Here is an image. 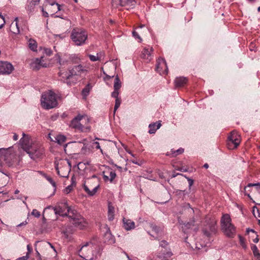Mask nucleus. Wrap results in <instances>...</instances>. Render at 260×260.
<instances>
[{"label":"nucleus","instance_id":"nucleus-1","mask_svg":"<svg viewBox=\"0 0 260 260\" xmlns=\"http://www.w3.org/2000/svg\"><path fill=\"white\" fill-rule=\"evenodd\" d=\"M54 211L56 214H59L62 216H68L70 222L75 228L82 230L87 225L85 219L77 211L71 209L67 202L58 203L54 207Z\"/></svg>","mask_w":260,"mask_h":260},{"label":"nucleus","instance_id":"nucleus-2","mask_svg":"<svg viewBox=\"0 0 260 260\" xmlns=\"http://www.w3.org/2000/svg\"><path fill=\"white\" fill-rule=\"evenodd\" d=\"M87 70L81 64L74 66L68 72L60 70L58 76L60 80L71 86L74 84L80 79L82 75H85Z\"/></svg>","mask_w":260,"mask_h":260},{"label":"nucleus","instance_id":"nucleus-3","mask_svg":"<svg viewBox=\"0 0 260 260\" xmlns=\"http://www.w3.org/2000/svg\"><path fill=\"white\" fill-rule=\"evenodd\" d=\"M23 138L21 139V143L23 148L25 150L29 156L33 159L40 158L44 153V149L39 145L29 146V140L27 136L23 133Z\"/></svg>","mask_w":260,"mask_h":260},{"label":"nucleus","instance_id":"nucleus-4","mask_svg":"<svg viewBox=\"0 0 260 260\" xmlns=\"http://www.w3.org/2000/svg\"><path fill=\"white\" fill-rule=\"evenodd\" d=\"M221 230L229 238H233L236 233V228L232 223V219L228 214H224L221 219Z\"/></svg>","mask_w":260,"mask_h":260},{"label":"nucleus","instance_id":"nucleus-5","mask_svg":"<svg viewBox=\"0 0 260 260\" xmlns=\"http://www.w3.org/2000/svg\"><path fill=\"white\" fill-rule=\"evenodd\" d=\"M41 104L46 109H50L56 107L57 102L55 93L51 90L44 92L42 95Z\"/></svg>","mask_w":260,"mask_h":260},{"label":"nucleus","instance_id":"nucleus-6","mask_svg":"<svg viewBox=\"0 0 260 260\" xmlns=\"http://www.w3.org/2000/svg\"><path fill=\"white\" fill-rule=\"evenodd\" d=\"M87 122L88 118L87 116L79 114L71 121L70 126L81 132H86L89 129V127L85 125Z\"/></svg>","mask_w":260,"mask_h":260},{"label":"nucleus","instance_id":"nucleus-7","mask_svg":"<svg viewBox=\"0 0 260 260\" xmlns=\"http://www.w3.org/2000/svg\"><path fill=\"white\" fill-rule=\"evenodd\" d=\"M99 187V184H98L97 177L95 175L86 180L83 184L85 191L90 196H93L96 192Z\"/></svg>","mask_w":260,"mask_h":260},{"label":"nucleus","instance_id":"nucleus-8","mask_svg":"<svg viewBox=\"0 0 260 260\" xmlns=\"http://www.w3.org/2000/svg\"><path fill=\"white\" fill-rule=\"evenodd\" d=\"M58 174L61 177H68L71 169V164L69 159H60L56 165Z\"/></svg>","mask_w":260,"mask_h":260},{"label":"nucleus","instance_id":"nucleus-9","mask_svg":"<svg viewBox=\"0 0 260 260\" xmlns=\"http://www.w3.org/2000/svg\"><path fill=\"white\" fill-rule=\"evenodd\" d=\"M71 39L77 46L82 45L87 39V32L80 28H75L72 31Z\"/></svg>","mask_w":260,"mask_h":260},{"label":"nucleus","instance_id":"nucleus-10","mask_svg":"<svg viewBox=\"0 0 260 260\" xmlns=\"http://www.w3.org/2000/svg\"><path fill=\"white\" fill-rule=\"evenodd\" d=\"M93 244L92 242H86L79 250V255L86 260H91L93 257Z\"/></svg>","mask_w":260,"mask_h":260},{"label":"nucleus","instance_id":"nucleus-11","mask_svg":"<svg viewBox=\"0 0 260 260\" xmlns=\"http://www.w3.org/2000/svg\"><path fill=\"white\" fill-rule=\"evenodd\" d=\"M240 136L236 131H232L228 137L227 143L228 148L229 149L236 148L240 143Z\"/></svg>","mask_w":260,"mask_h":260},{"label":"nucleus","instance_id":"nucleus-12","mask_svg":"<svg viewBox=\"0 0 260 260\" xmlns=\"http://www.w3.org/2000/svg\"><path fill=\"white\" fill-rule=\"evenodd\" d=\"M202 231L204 236L209 238L212 234L215 233L216 231L215 223L213 221L206 222Z\"/></svg>","mask_w":260,"mask_h":260},{"label":"nucleus","instance_id":"nucleus-13","mask_svg":"<svg viewBox=\"0 0 260 260\" xmlns=\"http://www.w3.org/2000/svg\"><path fill=\"white\" fill-rule=\"evenodd\" d=\"M14 70V66L10 62L6 61H0V75H10Z\"/></svg>","mask_w":260,"mask_h":260},{"label":"nucleus","instance_id":"nucleus-14","mask_svg":"<svg viewBox=\"0 0 260 260\" xmlns=\"http://www.w3.org/2000/svg\"><path fill=\"white\" fill-rule=\"evenodd\" d=\"M103 178L105 182H112L116 176V173L111 168L108 167L103 172Z\"/></svg>","mask_w":260,"mask_h":260},{"label":"nucleus","instance_id":"nucleus-15","mask_svg":"<svg viewBox=\"0 0 260 260\" xmlns=\"http://www.w3.org/2000/svg\"><path fill=\"white\" fill-rule=\"evenodd\" d=\"M43 57H41V58H37L32 59L30 63L31 68L34 70H38L41 67H46V63L43 62Z\"/></svg>","mask_w":260,"mask_h":260},{"label":"nucleus","instance_id":"nucleus-16","mask_svg":"<svg viewBox=\"0 0 260 260\" xmlns=\"http://www.w3.org/2000/svg\"><path fill=\"white\" fill-rule=\"evenodd\" d=\"M156 70L160 74H167L168 67L166 60L164 58H159L157 60Z\"/></svg>","mask_w":260,"mask_h":260},{"label":"nucleus","instance_id":"nucleus-17","mask_svg":"<svg viewBox=\"0 0 260 260\" xmlns=\"http://www.w3.org/2000/svg\"><path fill=\"white\" fill-rule=\"evenodd\" d=\"M172 255L173 253L171 250L169 249L161 250L158 252L156 256L161 260H169Z\"/></svg>","mask_w":260,"mask_h":260},{"label":"nucleus","instance_id":"nucleus-18","mask_svg":"<svg viewBox=\"0 0 260 260\" xmlns=\"http://www.w3.org/2000/svg\"><path fill=\"white\" fill-rule=\"evenodd\" d=\"M152 51L153 48L152 47L144 48L142 52V58L146 59L147 62L150 61L152 59L151 52Z\"/></svg>","mask_w":260,"mask_h":260},{"label":"nucleus","instance_id":"nucleus-19","mask_svg":"<svg viewBox=\"0 0 260 260\" xmlns=\"http://www.w3.org/2000/svg\"><path fill=\"white\" fill-rule=\"evenodd\" d=\"M123 227L126 231H129L135 228V222L129 219L123 218Z\"/></svg>","mask_w":260,"mask_h":260},{"label":"nucleus","instance_id":"nucleus-20","mask_svg":"<svg viewBox=\"0 0 260 260\" xmlns=\"http://www.w3.org/2000/svg\"><path fill=\"white\" fill-rule=\"evenodd\" d=\"M40 0H28V4L26 7V9L28 13L34 11L36 5H38Z\"/></svg>","mask_w":260,"mask_h":260},{"label":"nucleus","instance_id":"nucleus-21","mask_svg":"<svg viewBox=\"0 0 260 260\" xmlns=\"http://www.w3.org/2000/svg\"><path fill=\"white\" fill-rule=\"evenodd\" d=\"M18 17H16L14 19V22H12L10 25V29L11 31L15 34H19L20 32V28L18 26Z\"/></svg>","mask_w":260,"mask_h":260},{"label":"nucleus","instance_id":"nucleus-22","mask_svg":"<svg viewBox=\"0 0 260 260\" xmlns=\"http://www.w3.org/2000/svg\"><path fill=\"white\" fill-rule=\"evenodd\" d=\"M120 4L122 6L127 7V9L133 8L136 5L135 0H120Z\"/></svg>","mask_w":260,"mask_h":260},{"label":"nucleus","instance_id":"nucleus-23","mask_svg":"<svg viewBox=\"0 0 260 260\" xmlns=\"http://www.w3.org/2000/svg\"><path fill=\"white\" fill-rule=\"evenodd\" d=\"M187 82V79L184 77H180L176 78L175 84L176 87H181L185 85Z\"/></svg>","mask_w":260,"mask_h":260},{"label":"nucleus","instance_id":"nucleus-24","mask_svg":"<svg viewBox=\"0 0 260 260\" xmlns=\"http://www.w3.org/2000/svg\"><path fill=\"white\" fill-rule=\"evenodd\" d=\"M161 125V124L160 121H159L156 123H153L150 124L149 125V133L151 134H154L155 133L156 131L160 127Z\"/></svg>","mask_w":260,"mask_h":260},{"label":"nucleus","instance_id":"nucleus-25","mask_svg":"<svg viewBox=\"0 0 260 260\" xmlns=\"http://www.w3.org/2000/svg\"><path fill=\"white\" fill-rule=\"evenodd\" d=\"M48 3L50 4V7L51 8L50 13H52V14H53L54 13H56L60 10V5L57 3H55L54 2H49Z\"/></svg>","mask_w":260,"mask_h":260},{"label":"nucleus","instance_id":"nucleus-26","mask_svg":"<svg viewBox=\"0 0 260 260\" xmlns=\"http://www.w3.org/2000/svg\"><path fill=\"white\" fill-rule=\"evenodd\" d=\"M75 231V229L71 226H67L64 230L63 231V233L64 237L68 239L70 238L71 235H72Z\"/></svg>","mask_w":260,"mask_h":260},{"label":"nucleus","instance_id":"nucleus-27","mask_svg":"<svg viewBox=\"0 0 260 260\" xmlns=\"http://www.w3.org/2000/svg\"><path fill=\"white\" fill-rule=\"evenodd\" d=\"M108 214L109 220L110 221L113 220L114 218V208L110 203L108 205Z\"/></svg>","mask_w":260,"mask_h":260},{"label":"nucleus","instance_id":"nucleus-28","mask_svg":"<svg viewBox=\"0 0 260 260\" xmlns=\"http://www.w3.org/2000/svg\"><path fill=\"white\" fill-rule=\"evenodd\" d=\"M55 140L52 139V141L57 143L59 145L62 144L66 140V137L61 135H59L54 137Z\"/></svg>","mask_w":260,"mask_h":260},{"label":"nucleus","instance_id":"nucleus-29","mask_svg":"<svg viewBox=\"0 0 260 260\" xmlns=\"http://www.w3.org/2000/svg\"><path fill=\"white\" fill-rule=\"evenodd\" d=\"M103 56V54L102 52L96 53V55L91 54L88 55L89 59L92 61L100 60Z\"/></svg>","mask_w":260,"mask_h":260},{"label":"nucleus","instance_id":"nucleus-30","mask_svg":"<svg viewBox=\"0 0 260 260\" xmlns=\"http://www.w3.org/2000/svg\"><path fill=\"white\" fill-rule=\"evenodd\" d=\"M29 48L33 51L37 50V43L36 41L33 39H29L28 41Z\"/></svg>","mask_w":260,"mask_h":260},{"label":"nucleus","instance_id":"nucleus-31","mask_svg":"<svg viewBox=\"0 0 260 260\" xmlns=\"http://www.w3.org/2000/svg\"><path fill=\"white\" fill-rule=\"evenodd\" d=\"M92 86L90 84H88L82 91L83 96L85 98L89 94Z\"/></svg>","mask_w":260,"mask_h":260},{"label":"nucleus","instance_id":"nucleus-32","mask_svg":"<svg viewBox=\"0 0 260 260\" xmlns=\"http://www.w3.org/2000/svg\"><path fill=\"white\" fill-rule=\"evenodd\" d=\"M105 242H108L110 244L113 243L114 242L112 236L110 232H107L105 235Z\"/></svg>","mask_w":260,"mask_h":260},{"label":"nucleus","instance_id":"nucleus-33","mask_svg":"<svg viewBox=\"0 0 260 260\" xmlns=\"http://www.w3.org/2000/svg\"><path fill=\"white\" fill-rule=\"evenodd\" d=\"M121 85L119 78L117 76L115 79L114 83V89L115 90H119L121 88Z\"/></svg>","mask_w":260,"mask_h":260},{"label":"nucleus","instance_id":"nucleus-34","mask_svg":"<svg viewBox=\"0 0 260 260\" xmlns=\"http://www.w3.org/2000/svg\"><path fill=\"white\" fill-rule=\"evenodd\" d=\"M251 249L253 251V254L255 257L259 258L260 257V253L256 245H253L251 246Z\"/></svg>","mask_w":260,"mask_h":260},{"label":"nucleus","instance_id":"nucleus-35","mask_svg":"<svg viewBox=\"0 0 260 260\" xmlns=\"http://www.w3.org/2000/svg\"><path fill=\"white\" fill-rule=\"evenodd\" d=\"M252 186H254L257 190H260V183H249L247 186L245 188V190L248 188L251 187Z\"/></svg>","mask_w":260,"mask_h":260},{"label":"nucleus","instance_id":"nucleus-36","mask_svg":"<svg viewBox=\"0 0 260 260\" xmlns=\"http://www.w3.org/2000/svg\"><path fill=\"white\" fill-rule=\"evenodd\" d=\"M121 104V100L119 98H117L115 100V104L114 106V113H115L117 110V109L119 107Z\"/></svg>","mask_w":260,"mask_h":260},{"label":"nucleus","instance_id":"nucleus-37","mask_svg":"<svg viewBox=\"0 0 260 260\" xmlns=\"http://www.w3.org/2000/svg\"><path fill=\"white\" fill-rule=\"evenodd\" d=\"M253 214L254 215V216L257 219L259 218V216H260V214L259 213V211H258V209H257V207H254L253 208Z\"/></svg>","mask_w":260,"mask_h":260},{"label":"nucleus","instance_id":"nucleus-38","mask_svg":"<svg viewBox=\"0 0 260 260\" xmlns=\"http://www.w3.org/2000/svg\"><path fill=\"white\" fill-rule=\"evenodd\" d=\"M253 214L254 215V216L257 219L259 218V216H260V214L259 213V211H258V209H257V207H254L253 208Z\"/></svg>","mask_w":260,"mask_h":260},{"label":"nucleus","instance_id":"nucleus-39","mask_svg":"<svg viewBox=\"0 0 260 260\" xmlns=\"http://www.w3.org/2000/svg\"><path fill=\"white\" fill-rule=\"evenodd\" d=\"M133 36L136 39L138 40L139 42L142 41V40L141 38L140 37L138 33L136 31L134 30L133 31Z\"/></svg>","mask_w":260,"mask_h":260},{"label":"nucleus","instance_id":"nucleus-40","mask_svg":"<svg viewBox=\"0 0 260 260\" xmlns=\"http://www.w3.org/2000/svg\"><path fill=\"white\" fill-rule=\"evenodd\" d=\"M31 214L36 217H39L40 216V213L36 209H34L31 212Z\"/></svg>","mask_w":260,"mask_h":260},{"label":"nucleus","instance_id":"nucleus-41","mask_svg":"<svg viewBox=\"0 0 260 260\" xmlns=\"http://www.w3.org/2000/svg\"><path fill=\"white\" fill-rule=\"evenodd\" d=\"M239 238L240 244L242 245V246L243 248H246V245L245 244L244 239L240 235L239 236Z\"/></svg>","mask_w":260,"mask_h":260},{"label":"nucleus","instance_id":"nucleus-42","mask_svg":"<svg viewBox=\"0 0 260 260\" xmlns=\"http://www.w3.org/2000/svg\"><path fill=\"white\" fill-rule=\"evenodd\" d=\"M5 23V20L4 17L0 14V28L3 27Z\"/></svg>","mask_w":260,"mask_h":260},{"label":"nucleus","instance_id":"nucleus-43","mask_svg":"<svg viewBox=\"0 0 260 260\" xmlns=\"http://www.w3.org/2000/svg\"><path fill=\"white\" fill-rule=\"evenodd\" d=\"M45 178L53 186L55 187V183L51 177L46 176H45Z\"/></svg>","mask_w":260,"mask_h":260},{"label":"nucleus","instance_id":"nucleus-44","mask_svg":"<svg viewBox=\"0 0 260 260\" xmlns=\"http://www.w3.org/2000/svg\"><path fill=\"white\" fill-rule=\"evenodd\" d=\"M153 231H154L155 233H158L160 231V229L155 225H151V226Z\"/></svg>","mask_w":260,"mask_h":260},{"label":"nucleus","instance_id":"nucleus-45","mask_svg":"<svg viewBox=\"0 0 260 260\" xmlns=\"http://www.w3.org/2000/svg\"><path fill=\"white\" fill-rule=\"evenodd\" d=\"M118 94H119L118 90L114 89V91L112 92L111 95L112 97L116 98V99H117V98H118Z\"/></svg>","mask_w":260,"mask_h":260},{"label":"nucleus","instance_id":"nucleus-46","mask_svg":"<svg viewBox=\"0 0 260 260\" xmlns=\"http://www.w3.org/2000/svg\"><path fill=\"white\" fill-rule=\"evenodd\" d=\"M184 149L183 148H179L176 151H174V154L175 156H176L178 154H181L183 152Z\"/></svg>","mask_w":260,"mask_h":260},{"label":"nucleus","instance_id":"nucleus-47","mask_svg":"<svg viewBox=\"0 0 260 260\" xmlns=\"http://www.w3.org/2000/svg\"><path fill=\"white\" fill-rule=\"evenodd\" d=\"M27 252L26 253V254L25 256H27L29 257V254L32 252V249L31 247V246L29 244H28L27 245Z\"/></svg>","mask_w":260,"mask_h":260},{"label":"nucleus","instance_id":"nucleus-48","mask_svg":"<svg viewBox=\"0 0 260 260\" xmlns=\"http://www.w3.org/2000/svg\"><path fill=\"white\" fill-rule=\"evenodd\" d=\"M196 248L197 249H201L202 248L205 247L206 246V244L205 243H203V244H199L198 243H197L196 244Z\"/></svg>","mask_w":260,"mask_h":260},{"label":"nucleus","instance_id":"nucleus-49","mask_svg":"<svg viewBox=\"0 0 260 260\" xmlns=\"http://www.w3.org/2000/svg\"><path fill=\"white\" fill-rule=\"evenodd\" d=\"M168 243L167 242V241L162 240L160 242V246L165 248L166 247V246L168 245Z\"/></svg>","mask_w":260,"mask_h":260},{"label":"nucleus","instance_id":"nucleus-50","mask_svg":"<svg viewBox=\"0 0 260 260\" xmlns=\"http://www.w3.org/2000/svg\"><path fill=\"white\" fill-rule=\"evenodd\" d=\"M93 144H94L95 145V148L96 149H100L101 150V152L102 153H103V151L102 150V149L101 148V147H100V143L98 142H95L93 143Z\"/></svg>","mask_w":260,"mask_h":260},{"label":"nucleus","instance_id":"nucleus-51","mask_svg":"<svg viewBox=\"0 0 260 260\" xmlns=\"http://www.w3.org/2000/svg\"><path fill=\"white\" fill-rule=\"evenodd\" d=\"M72 189V185H69L68 186L66 189H65V191L67 193H69L71 190Z\"/></svg>","mask_w":260,"mask_h":260},{"label":"nucleus","instance_id":"nucleus-52","mask_svg":"<svg viewBox=\"0 0 260 260\" xmlns=\"http://www.w3.org/2000/svg\"><path fill=\"white\" fill-rule=\"evenodd\" d=\"M45 51L47 55L50 56L52 54V52L50 49H46Z\"/></svg>","mask_w":260,"mask_h":260},{"label":"nucleus","instance_id":"nucleus-53","mask_svg":"<svg viewBox=\"0 0 260 260\" xmlns=\"http://www.w3.org/2000/svg\"><path fill=\"white\" fill-rule=\"evenodd\" d=\"M42 11L43 12V15L45 17H48L49 15H48V13L45 11L44 10V8L42 7Z\"/></svg>","mask_w":260,"mask_h":260},{"label":"nucleus","instance_id":"nucleus-54","mask_svg":"<svg viewBox=\"0 0 260 260\" xmlns=\"http://www.w3.org/2000/svg\"><path fill=\"white\" fill-rule=\"evenodd\" d=\"M28 258V256H23L22 257H20L18 258L16 260H27Z\"/></svg>","mask_w":260,"mask_h":260},{"label":"nucleus","instance_id":"nucleus-55","mask_svg":"<svg viewBox=\"0 0 260 260\" xmlns=\"http://www.w3.org/2000/svg\"><path fill=\"white\" fill-rule=\"evenodd\" d=\"M71 59L73 61V59L75 58L76 60L74 61L75 62H78V60H79V58L77 56H76L75 55L72 56L71 57Z\"/></svg>","mask_w":260,"mask_h":260},{"label":"nucleus","instance_id":"nucleus-56","mask_svg":"<svg viewBox=\"0 0 260 260\" xmlns=\"http://www.w3.org/2000/svg\"><path fill=\"white\" fill-rule=\"evenodd\" d=\"M188 183H189V185L190 187L193 184V181L192 179H189V178H188Z\"/></svg>","mask_w":260,"mask_h":260},{"label":"nucleus","instance_id":"nucleus-57","mask_svg":"<svg viewBox=\"0 0 260 260\" xmlns=\"http://www.w3.org/2000/svg\"><path fill=\"white\" fill-rule=\"evenodd\" d=\"M258 241H259V239L258 238V236L256 235V237L253 240V242L254 243H257L258 242Z\"/></svg>","mask_w":260,"mask_h":260},{"label":"nucleus","instance_id":"nucleus-58","mask_svg":"<svg viewBox=\"0 0 260 260\" xmlns=\"http://www.w3.org/2000/svg\"><path fill=\"white\" fill-rule=\"evenodd\" d=\"M13 139L15 140V141H16L18 140V136L15 134L13 136Z\"/></svg>","mask_w":260,"mask_h":260},{"label":"nucleus","instance_id":"nucleus-59","mask_svg":"<svg viewBox=\"0 0 260 260\" xmlns=\"http://www.w3.org/2000/svg\"><path fill=\"white\" fill-rule=\"evenodd\" d=\"M126 152L130 154L132 156L135 157V155L134 154L132 153V152L130 150H126Z\"/></svg>","mask_w":260,"mask_h":260},{"label":"nucleus","instance_id":"nucleus-60","mask_svg":"<svg viewBox=\"0 0 260 260\" xmlns=\"http://www.w3.org/2000/svg\"><path fill=\"white\" fill-rule=\"evenodd\" d=\"M204 167L206 169H207L209 168V165L207 164H205L204 165Z\"/></svg>","mask_w":260,"mask_h":260},{"label":"nucleus","instance_id":"nucleus-61","mask_svg":"<svg viewBox=\"0 0 260 260\" xmlns=\"http://www.w3.org/2000/svg\"><path fill=\"white\" fill-rule=\"evenodd\" d=\"M247 231V232L250 231V232H253V233H255L254 231L253 230H252V229H250V230L248 229Z\"/></svg>","mask_w":260,"mask_h":260},{"label":"nucleus","instance_id":"nucleus-62","mask_svg":"<svg viewBox=\"0 0 260 260\" xmlns=\"http://www.w3.org/2000/svg\"><path fill=\"white\" fill-rule=\"evenodd\" d=\"M132 162L133 163V164H138V163L135 161V160H132Z\"/></svg>","mask_w":260,"mask_h":260},{"label":"nucleus","instance_id":"nucleus-63","mask_svg":"<svg viewBox=\"0 0 260 260\" xmlns=\"http://www.w3.org/2000/svg\"><path fill=\"white\" fill-rule=\"evenodd\" d=\"M19 192V190H18V189H16V190L15 191V194H18Z\"/></svg>","mask_w":260,"mask_h":260},{"label":"nucleus","instance_id":"nucleus-64","mask_svg":"<svg viewBox=\"0 0 260 260\" xmlns=\"http://www.w3.org/2000/svg\"><path fill=\"white\" fill-rule=\"evenodd\" d=\"M257 11H258V12H260V6L258 7V8H257Z\"/></svg>","mask_w":260,"mask_h":260}]
</instances>
